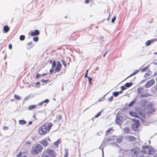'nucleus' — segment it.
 Instances as JSON below:
<instances>
[{"label":"nucleus","instance_id":"45","mask_svg":"<svg viewBox=\"0 0 157 157\" xmlns=\"http://www.w3.org/2000/svg\"><path fill=\"white\" fill-rule=\"evenodd\" d=\"M88 79L89 83L90 84H92V83L91 82V81L92 80V78L90 77H88L87 78Z\"/></svg>","mask_w":157,"mask_h":157},{"label":"nucleus","instance_id":"24","mask_svg":"<svg viewBox=\"0 0 157 157\" xmlns=\"http://www.w3.org/2000/svg\"><path fill=\"white\" fill-rule=\"evenodd\" d=\"M65 154L64 157H67L68 155V149L67 148L64 149Z\"/></svg>","mask_w":157,"mask_h":157},{"label":"nucleus","instance_id":"39","mask_svg":"<svg viewBox=\"0 0 157 157\" xmlns=\"http://www.w3.org/2000/svg\"><path fill=\"white\" fill-rule=\"evenodd\" d=\"M150 75L151 74L150 73H147L145 74L144 76V77L145 78H147L148 77H149L150 76Z\"/></svg>","mask_w":157,"mask_h":157},{"label":"nucleus","instance_id":"3","mask_svg":"<svg viewBox=\"0 0 157 157\" xmlns=\"http://www.w3.org/2000/svg\"><path fill=\"white\" fill-rule=\"evenodd\" d=\"M125 120V118L122 116H119L117 114L116 116V119L115 120L116 123L120 126L122 124L123 121Z\"/></svg>","mask_w":157,"mask_h":157},{"label":"nucleus","instance_id":"17","mask_svg":"<svg viewBox=\"0 0 157 157\" xmlns=\"http://www.w3.org/2000/svg\"><path fill=\"white\" fill-rule=\"evenodd\" d=\"M62 116L61 115H57L56 116V118L55 121L56 122H58L62 119Z\"/></svg>","mask_w":157,"mask_h":157},{"label":"nucleus","instance_id":"30","mask_svg":"<svg viewBox=\"0 0 157 157\" xmlns=\"http://www.w3.org/2000/svg\"><path fill=\"white\" fill-rule=\"evenodd\" d=\"M139 70H136V71H134L133 73H132L129 76L128 78L131 77L133 75H134L136 74L139 71Z\"/></svg>","mask_w":157,"mask_h":157},{"label":"nucleus","instance_id":"31","mask_svg":"<svg viewBox=\"0 0 157 157\" xmlns=\"http://www.w3.org/2000/svg\"><path fill=\"white\" fill-rule=\"evenodd\" d=\"M150 94H142L140 95V97L143 98H145L147 97H148L149 96H150Z\"/></svg>","mask_w":157,"mask_h":157},{"label":"nucleus","instance_id":"28","mask_svg":"<svg viewBox=\"0 0 157 157\" xmlns=\"http://www.w3.org/2000/svg\"><path fill=\"white\" fill-rule=\"evenodd\" d=\"M36 105H30L28 108V109L30 110H32L36 108Z\"/></svg>","mask_w":157,"mask_h":157},{"label":"nucleus","instance_id":"32","mask_svg":"<svg viewBox=\"0 0 157 157\" xmlns=\"http://www.w3.org/2000/svg\"><path fill=\"white\" fill-rule=\"evenodd\" d=\"M129 140L131 141H134L135 140L136 138L132 136H129L128 137Z\"/></svg>","mask_w":157,"mask_h":157},{"label":"nucleus","instance_id":"18","mask_svg":"<svg viewBox=\"0 0 157 157\" xmlns=\"http://www.w3.org/2000/svg\"><path fill=\"white\" fill-rule=\"evenodd\" d=\"M49 102V100L46 99H45V100L41 101V102H40L38 104V105H42L43 104L45 103V105H46V104L47 103H48Z\"/></svg>","mask_w":157,"mask_h":157},{"label":"nucleus","instance_id":"12","mask_svg":"<svg viewBox=\"0 0 157 157\" xmlns=\"http://www.w3.org/2000/svg\"><path fill=\"white\" fill-rule=\"evenodd\" d=\"M47 153L49 155L52 156L53 157H54L56 156V154L55 152L53 150L51 149H48L47 151Z\"/></svg>","mask_w":157,"mask_h":157},{"label":"nucleus","instance_id":"63","mask_svg":"<svg viewBox=\"0 0 157 157\" xmlns=\"http://www.w3.org/2000/svg\"><path fill=\"white\" fill-rule=\"evenodd\" d=\"M42 157H49L48 155H44L42 156Z\"/></svg>","mask_w":157,"mask_h":157},{"label":"nucleus","instance_id":"29","mask_svg":"<svg viewBox=\"0 0 157 157\" xmlns=\"http://www.w3.org/2000/svg\"><path fill=\"white\" fill-rule=\"evenodd\" d=\"M52 123H50L49 124H48L47 126V130L48 132H49L50 128L52 127Z\"/></svg>","mask_w":157,"mask_h":157},{"label":"nucleus","instance_id":"5","mask_svg":"<svg viewBox=\"0 0 157 157\" xmlns=\"http://www.w3.org/2000/svg\"><path fill=\"white\" fill-rule=\"evenodd\" d=\"M38 131L39 134L41 135H44L48 132L47 130V127L45 125L40 127Z\"/></svg>","mask_w":157,"mask_h":157},{"label":"nucleus","instance_id":"6","mask_svg":"<svg viewBox=\"0 0 157 157\" xmlns=\"http://www.w3.org/2000/svg\"><path fill=\"white\" fill-rule=\"evenodd\" d=\"M155 82V81L154 79H152L147 82L144 85V87L146 88H149L153 85Z\"/></svg>","mask_w":157,"mask_h":157},{"label":"nucleus","instance_id":"26","mask_svg":"<svg viewBox=\"0 0 157 157\" xmlns=\"http://www.w3.org/2000/svg\"><path fill=\"white\" fill-rule=\"evenodd\" d=\"M130 128L128 127L125 128L124 129V132L126 134H128L129 133Z\"/></svg>","mask_w":157,"mask_h":157},{"label":"nucleus","instance_id":"38","mask_svg":"<svg viewBox=\"0 0 157 157\" xmlns=\"http://www.w3.org/2000/svg\"><path fill=\"white\" fill-rule=\"evenodd\" d=\"M113 94L115 97H117L119 95V93L118 92L115 91L113 92Z\"/></svg>","mask_w":157,"mask_h":157},{"label":"nucleus","instance_id":"25","mask_svg":"<svg viewBox=\"0 0 157 157\" xmlns=\"http://www.w3.org/2000/svg\"><path fill=\"white\" fill-rule=\"evenodd\" d=\"M132 84V82H127L125 84L124 86L127 88L130 87Z\"/></svg>","mask_w":157,"mask_h":157},{"label":"nucleus","instance_id":"13","mask_svg":"<svg viewBox=\"0 0 157 157\" xmlns=\"http://www.w3.org/2000/svg\"><path fill=\"white\" fill-rule=\"evenodd\" d=\"M40 34L39 31L37 29L35 30L34 31L32 32L31 33V35L32 36H37Z\"/></svg>","mask_w":157,"mask_h":157},{"label":"nucleus","instance_id":"43","mask_svg":"<svg viewBox=\"0 0 157 157\" xmlns=\"http://www.w3.org/2000/svg\"><path fill=\"white\" fill-rule=\"evenodd\" d=\"M23 155H22V153L20 151L19 152L17 156V157H21Z\"/></svg>","mask_w":157,"mask_h":157},{"label":"nucleus","instance_id":"49","mask_svg":"<svg viewBox=\"0 0 157 157\" xmlns=\"http://www.w3.org/2000/svg\"><path fill=\"white\" fill-rule=\"evenodd\" d=\"M116 19V17L114 16L111 20V22L112 23H114L115 21V20Z\"/></svg>","mask_w":157,"mask_h":157},{"label":"nucleus","instance_id":"9","mask_svg":"<svg viewBox=\"0 0 157 157\" xmlns=\"http://www.w3.org/2000/svg\"><path fill=\"white\" fill-rule=\"evenodd\" d=\"M61 67V65L59 61L57 62V66L55 68V72H58L60 70Z\"/></svg>","mask_w":157,"mask_h":157},{"label":"nucleus","instance_id":"23","mask_svg":"<svg viewBox=\"0 0 157 157\" xmlns=\"http://www.w3.org/2000/svg\"><path fill=\"white\" fill-rule=\"evenodd\" d=\"M136 101V99L135 98L128 105V106L129 107H131L134 104Z\"/></svg>","mask_w":157,"mask_h":157},{"label":"nucleus","instance_id":"60","mask_svg":"<svg viewBox=\"0 0 157 157\" xmlns=\"http://www.w3.org/2000/svg\"><path fill=\"white\" fill-rule=\"evenodd\" d=\"M156 75H157V71L154 73V74L153 75V76H155Z\"/></svg>","mask_w":157,"mask_h":157},{"label":"nucleus","instance_id":"34","mask_svg":"<svg viewBox=\"0 0 157 157\" xmlns=\"http://www.w3.org/2000/svg\"><path fill=\"white\" fill-rule=\"evenodd\" d=\"M25 36L24 35H21L20 36L19 39L21 41H23L25 39Z\"/></svg>","mask_w":157,"mask_h":157},{"label":"nucleus","instance_id":"61","mask_svg":"<svg viewBox=\"0 0 157 157\" xmlns=\"http://www.w3.org/2000/svg\"><path fill=\"white\" fill-rule=\"evenodd\" d=\"M153 157H157V153L155 154V155L153 156Z\"/></svg>","mask_w":157,"mask_h":157},{"label":"nucleus","instance_id":"10","mask_svg":"<svg viewBox=\"0 0 157 157\" xmlns=\"http://www.w3.org/2000/svg\"><path fill=\"white\" fill-rule=\"evenodd\" d=\"M147 109L148 110V113L151 114L154 111V109H153L151 106H147Z\"/></svg>","mask_w":157,"mask_h":157},{"label":"nucleus","instance_id":"54","mask_svg":"<svg viewBox=\"0 0 157 157\" xmlns=\"http://www.w3.org/2000/svg\"><path fill=\"white\" fill-rule=\"evenodd\" d=\"M8 129V127H7L6 126L4 127L3 128V129L5 130H7Z\"/></svg>","mask_w":157,"mask_h":157},{"label":"nucleus","instance_id":"50","mask_svg":"<svg viewBox=\"0 0 157 157\" xmlns=\"http://www.w3.org/2000/svg\"><path fill=\"white\" fill-rule=\"evenodd\" d=\"M113 96H112L110 98H109L108 100L109 101H112V100H113Z\"/></svg>","mask_w":157,"mask_h":157},{"label":"nucleus","instance_id":"21","mask_svg":"<svg viewBox=\"0 0 157 157\" xmlns=\"http://www.w3.org/2000/svg\"><path fill=\"white\" fill-rule=\"evenodd\" d=\"M3 29L5 33H7L10 30V28L7 25H5L3 27Z\"/></svg>","mask_w":157,"mask_h":157},{"label":"nucleus","instance_id":"4","mask_svg":"<svg viewBox=\"0 0 157 157\" xmlns=\"http://www.w3.org/2000/svg\"><path fill=\"white\" fill-rule=\"evenodd\" d=\"M132 120L135 122L133 123L131 126L132 128L134 130H136L137 128L140 125L139 121L136 118H133Z\"/></svg>","mask_w":157,"mask_h":157},{"label":"nucleus","instance_id":"48","mask_svg":"<svg viewBox=\"0 0 157 157\" xmlns=\"http://www.w3.org/2000/svg\"><path fill=\"white\" fill-rule=\"evenodd\" d=\"M48 80H46L44 79H42L41 80V81L42 83H46L48 81Z\"/></svg>","mask_w":157,"mask_h":157},{"label":"nucleus","instance_id":"11","mask_svg":"<svg viewBox=\"0 0 157 157\" xmlns=\"http://www.w3.org/2000/svg\"><path fill=\"white\" fill-rule=\"evenodd\" d=\"M156 40L155 39H152L147 41L145 43V46H149L151 43H153L154 41H156Z\"/></svg>","mask_w":157,"mask_h":157},{"label":"nucleus","instance_id":"47","mask_svg":"<svg viewBox=\"0 0 157 157\" xmlns=\"http://www.w3.org/2000/svg\"><path fill=\"white\" fill-rule=\"evenodd\" d=\"M127 88L124 86H121V89L122 90H124L126 89Z\"/></svg>","mask_w":157,"mask_h":157},{"label":"nucleus","instance_id":"56","mask_svg":"<svg viewBox=\"0 0 157 157\" xmlns=\"http://www.w3.org/2000/svg\"><path fill=\"white\" fill-rule=\"evenodd\" d=\"M54 71V70L53 69H51L50 70V72L51 74H52Z\"/></svg>","mask_w":157,"mask_h":157},{"label":"nucleus","instance_id":"1","mask_svg":"<svg viewBox=\"0 0 157 157\" xmlns=\"http://www.w3.org/2000/svg\"><path fill=\"white\" fill-rule=\"evenodd\" d=\"M131 154L132 155H137L135 157H144V154L140 152V148L138 147H136L131 150Z\"/></svg>","mask_w":157,"mask_h":157},{"label":"nucleus","instance_id":"2","mask_svg":"<svg viewBox=\"0 0 157 157\" xmlns=\"http://www.w3.org/2000/svg\"><path fill=\"white\" fill-rule=\"evenodd\" d=\"M42 149V146L40 144H37L35 147L32 148L31 152L33 154H37L40 153Z\"/></svg>","mask_w":157,"mask_h":157},{"label":"nucleus","instance_id":"40","mask_svg":"<svg viewBox=\"0 0 157 157\" xmlns=\"http://www.w3.org/2000/svg\"><path fill=\"white\" fill-rule=\"evenodd\" d=\"M60 142V139H58L55 142L54 144L55 145H58Z\"/></svg>","mask_w":157,"mask_h":157},{"label":"nucleus","instance_id":"22","mask_svg":"<svg viewBox=\"0 0 157 157\" xmlns=\"http://www.w3.org/2000/svg\"><path fill=\"white\" fill-rule=\"evenodd\" d=\"M123 137H118L116 138V141L118 143H120L122 141Z\"/></svg>","mask_w":157,"mask_h":157},{"label":"nucleus","instance_id":"37","mask_svg":"<svg viewBox=\"0 0 157 157\" xmlns=\"http://www.w3.org/2000/svg\"><path fill=\"white\" fill-rule=\"evenodd\" d=\"M14 98L17 100H20L21 99L20 97L18 95L15 94L14 95Z\"/></svg>","mask_w":157,"mask_h":157},{"label":"nucleus","instance_id":"52","mask_svg":"<svg viewBox=\"0 0 157 157\" xmlns=\"http://www.w3.org/2000/svg\"><path fill=\"white\" fill-rule=\"evenodd\" d=\"M9 48L10 49H11L12 48V46L11 44H10L9 45Z\"/></svg>","mask_w":157,"mask_h":157},{"label":"nucleus","instance_id":"51","mask_svg":"<svg viewBox=\"0 0 157 157\" xmlns=\"http://www.w3.org/2000/svg\"><path fill=\"white\" fill-rule=\"evenodd\" d=\"M25 144H26L30 145L31 144V142L30 141H26L25 142Z\"/></svg>","mask_w":157,"mask_h":157},{"label":"nucleus","instance_id":"33","mask_svg":"<svg viewBox=\"0 0 157 157\" xmlns=\"http://www.w3.org/2000/svg\"><path fill=\"white\" fill-rule=\"evenodd\" d=\"M144 89V88L142 86L139 87L137 89V92L139 94H140L141 91Z\"/></svg>","mask_w":157,"mask_h":157},{"label":"nucleus","instance_id":"19","mask_svg":"<svg viewBox=\"0 0 157 157\" xmlns=\"http://www.w3.org/2000/svg\"><path fill=\"white\" fill-rule=\"evenodd\" d=\"M113 131V129L112 128H110L107 130L106 132V135H108L110 133H112Z\"/></svg>","mask_w":157,"mask_h":157},{"label":"nucleus","instance_id":"7","mask_svg":"<svg viewBox=\"0 0 157 157\" xmlns=\"http://www.w3.org/2000/svg\"><path fill=\"white\" fill-rule=\"evenodd\" d=\"M149 147L148 146H143L142 149L141 151V153L148 155Z\"/></svg>","mask_w":157,"mask_h":157},{"label":"nucleus","instance_id":"27","mask_svg":"<svg viewBox=\"0 0 157 157\" xmlns=\"http://www.w3.org/2000/svg\"><path fill=\"white\" fill-rule=\"evenodd\" d=\"M19 123L20 124H26V122L24 120H20L19 121Z\"/></svg>","mask_w":157,"mask_h":157},{"label":"nucleus","instance_id":"57","mask_svg":"<svg viewBox=\"0 0 157 157\" xmlns=\"http://www.w3.org/2000/svg\"><path fill=\"white\" fill-rule=\"evenodd\" d=\"M40 75L39 74H37L36 75V78H38L40 77Z\"/></svg>","mask_w":157,"mask_h":157},{"label":"nucleus","instance_id":"35","mask_svg":"<svg viewBox=\"0 0 157 157\" xmlns=\"http://www.w3.org/2000/svg\"><path fill=\"white\" fill-rule=\"evenodd\" d=\"M149 66H150V65H149L148 66H146L145 67H144V68H143L141 70V72H144L146 70H147Z\"/></svg>","mask_w":157,"mask_h":157},{"label":"nucleus","instance_id":"55","mask_svg":"<svg viewBox=\"0 0 157 157\" xmlns=\"http://www.w3.org/2000/svg\"><path fill=\"white\" fill-rule=\"evenodd\" d=\"M33 117L36 120L37 119L36 118V114L34 113L33 114Z\"/></svg>","mask_w":157,"mask_h":157},{"label":"nucleus","instance_id":"62","mask_svg":"<svg viewBox=\"0 0 157 157\" xmlns=\"http://www.w3.org/2000/svg\"><path fill=\"white\" fill-rule=\"evenodd\" d=\"M103 98H101L99 100H98L99 101H103Z\"/></svg>","mask_w":157,"mask_h":157},{"label":"nucleus","instance_id":"64","mask_svg":"<svg viewBox=\"0 0 157 157\" xmlns=\"http://www.w3.org/2000/svg\"><path fill=\"white\" fill-rule=\"evenodd\" d=\"M118 92L119 94H121V93H123V91H122V90H121V91H118Z\"/></svg>","mask_w":157,"mask_h":157},{"label":"nucleus","instance_id":"14","mask_svg":"<svg viewBox=\"0 0 157 157\" xmlns=\"http://www.w3.org/2000/svg\"><path fill=\"white\" fill-rule=\"evenodd\" d=\"M40 143L44 146H47L48 145V143L47 140L45 139L40 141Z\"/></svg>","mask_w":157,"mask_h":157},{"label":"nucleus","instance_id":"58","mask_svg":"<svg viewBox=\"0 0 157 157\" xmlns=\"http://www.w3.org/2000/svg\"><path fill=\"white\" fill-rule=\"evenodd\" d=\"M89 0H85V2L86 4H88L89 3Z\"/></svg>","mask_w":157,"mask_h":157},{"label":"nucleus","instance_id":"20","mask_svg":"<svg viewBox=\"0 0 157 157\" xmlns=\"http://www.w3.org/2000/svg\"><path fill=\"white\" fill-rule=\"evenodd\" d=\"M112 138L111 137L105 138L104 139V140L102 142V144L103 143H105L109 141L112 140Z\"/></svg>","mask_w":157,"mask_h":157},{"label":"nucleus","instance_id":"44","mask_svg":"<svg viewBox=\"0 0 157 157\" xmlns=\"http://www.w3.org/2000/svg\"><path fill=\"white\" fill-rule=\"evenodd\" d=\"M88 70L87 69L86 71V74L84 76L85 78H88V77L87 76L88 74Z\"/></svg>","mask_w":157,"mask_h":157},{"label":"nucleus","instance_id":"46","mask_svg":"<svg viewBox=\"0 0 157 157\" xmlns=\"http://www.w3.org/2000/svg\"><path fill=\"white\" fill-rule=\"evenodd\" d=\"M101 111L99 112L95 116V117L97 118L99 117L101 115Z\"/></svg>","mask_w":157,"mask_h":157},{"label":"nucleus","instance_id":"36","mask_svg":"<svg viewBox=\"0 0 157 157\" xmlns=\"http://www.w3.org/2000/svg\"><path fill=\"white\" fill-rule=\"evenodd\" d=\"M56 66V63L55 60H54L52 64V68H55Z\"/></svg>","mask_w":157,"mask_h":157},{"label":"nucleus","instance_id":"16","mask_svg":"<svg viewBox=\"0 0 157 157\" xmlns=\"http://www.w3.org/2000/svg\"><path fill=\"white\" fill-rule=\"evenodd\" d=\"M155 152V149L151 147H149L148 155H153Z\"/></svg>","mask_w":157,"mask_h":157},{"label":"nucleus","instance_id":"8","mask_svg":"<svg viewBox=\"0 0 157 157\" xmlns=\"http://www.w3.org/2000/svg\"><path fill=\"white\" fill-rule=\"evenodd\" d=\"M129 114L131 116L136 117L139 118V115L136 113L135 112L133 111H129L128 112Z\"/></svg>","mask_w":157,"mask_h":157},{"label":"nucleus","instance_id":"59","mask_svg":"<svg viewBox=\"0 0 157 157\" xmlns=\"http://www.w3.org/2000/svg\"><path fill=\"white\" fill-rule=\"evenodd\" d=\"M32 42H28L27 44V45H31L32 44Z\"/></svg>","mask_w":157,"mask_h":157},{"label":"nucleus","instance_id":"41","mask_svg":"<svg viewBox=\"0 0 157 157\" xmlns=\"http://www.w3.org/2000/svg\"><path fill=\"white\" fill-rule=\"evenodd\" d=\"M61 61L62 63H63V65H64V66L65 67H66L67 65V63H66V61L63 59H62L61 60Z\"/></svg>","mask_w":157,"mask_h":157},{"label":"nucleus","instance_id":"53","mask_svg":"<svg viewBox=\"0 0 157 157\" xmlns=\"http://www.w3.org/2000/svg\"><path fill=\"white\" fill-rule=\"evenodd\" d=\"M99 149H101L102 150V156H103V157H104V153H103V148H101V147L100 146V147H99Z\"/></svg>","mask_w":157,"mask_h":157},{"label":"nucleus","instance_id":"42","mask_svg":"<svg viewBox=\"0 0 157 157\" xmlns=\"http://www.w3.org/2000/svg\"><path fill=\"white\" fill-rule=\"evenodd\" d=\"M39 40V38L38 37L35 36L33 38V40L36 42H37Z\"/></svg>","mask_w":157,"mask_h":157},{"label":"nucleus","instance_id":"15","mask_svg":"<svg viewBox=\"0 0 157 157\" xmlns=\"http://www.w3.org/2000/svg\"><path fill=\"white\" fill-rule=\"evenodd\" d=\"M147 102V101L145 99H142L140 101H139V103L143 107H144L145 106Z\"/></svg>","mask_w":157,"mask_h":157}]
</instances>
